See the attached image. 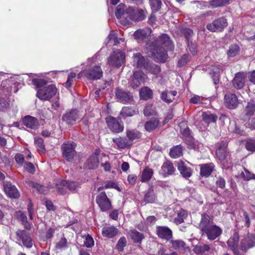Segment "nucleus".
Wrapping results in <instances>:
<instances>
[{
	"label": "nucleus",
	"mask_w": 255,
	"mask_h": 255,
	"mask_svg": "<svg viewBox=\"0 0 255 255\" xmlns=\"http://www.w3.org/2000/svg\"><path fill=\"white\" fill-rule=\"evenodd\" d=\"M126 244L127 241L126 238L125 237L121 238L117 245V249L118 251H122L123 250L124 248L126 246Z\"/></svg>",
	"instance_id": "58"
},
{
	"label": "nucleus",
	"mask_w": 255,
	"mask_h": 255,
	"mask_svg": "<svg viewBox=\"0 0 255 255\" xmlns=\"http://www.w3.org/2000/svg\"><path fill=\"white\" fill-rule=\"evenodd\" d=\"M143 81V74L140 71H136L133 73V75L130 78L129 83L133 89H135Z\"/></svg>",
	"instance_id": "12"
},
{
	"label": "nucleus",
	"mask_w": 255,
	"mask_h": 255,
	"mask_svg": "<svg viewBox=\"0 0 255 255\" xmlns=\"http://www.w3.org/2000/svg\"><path fill=\"white\" fill-rule=\"evenodd\" d=\"M76 74L75 73H71L68 77L67 80L66 82L65 83V86L66 87H70L71 85L72 82L73 81V79L75 78Z\"/></svg>",
	"instance_id": "64"
},
{
	"label": "nucleus",
	"mask_w": 255,
	"mask_h": 255,
	"mask_svg": "<svg viewBox=\"0 0 255 255\" xmlns=\"http://www.w3.org/2000/svg\"><path fill=\"white\" fill-rule=\"evenodd\" d=\"M176 94V91H165L161 93V99L164 102L170 103L173 101Z\"/></svg>",
	"instance_id": "29"
},
{
	"label": "nucleus",
	"mask_w": 255,
	"mask_h": 255,
	"mask_svg": "<svg viewBox=\"0 0 255 255\" xmlns=\"http://www.w3.org/2000/svg\"><path fill=\"white\" fill-rule=\"evenodd\" d=\"M35 144L39 153H43L45 150L43 140L41 138H35Z\"/></svg>",
	"instance_id": "50"
},
{
	"label": "nucleus",
	"mask_w": 255,
	"mask_h": 255,
	"mask_svg": "<svg viewBox=\"0 0 255 255\" xmlns=\"http://www.w3.org/2000/svg\"><path fill=\"white\" fill-rule=\"evenodd\" d=\"M127 136L128 137L129 141L138 138L140 136V133L135 130H128L127 131Z\"/></svg>",
	"instance_id": "52"
},
{
	"label": "nucleus",
	"mask_w": 255,
	"mask_h": 255,
	"mask_svg": "<svg viewBox=\"0 0 255 255\" xmlns=\"http://www.w3.org/2000/svg\"><path fill=\"white\" fill-rule=\"evenodd\" d=\"M239 240V235L237 232H235L227 242L229 248L233 252L235 255H240L238 250Z\"/></svg>",
	"instance_id": "15"
},
{
	"label": "nucleus",
	"mask_w": 255,
	"mask_h": 255,
	"mask_svg": "<svg viewBox=\"0 0 255 255\" xmlns=\"http://www.w3.org/2000/svg\"><path fill=\"white\" fill-rule=\"evenodd\" d=\"M61 185L63 186V187L61 188L60 187L58 188V190L59 193L63 194L65 193V188H67L69 190L74 191L75 190L79 187V184L73 181L67 182L66 180H62L61 181Z\"/></svg>",
	"instance_id": "24"
},
{
	"label": "nucleus",
	"mask_w": 255,
	"mask_h": 255,
	"mask_svg": "<svg viewBox=\"0 0 255 255\" xmlns=\"http://www.w3.org/2000/svg\"><path fill=\"white\" fill-rule=\"evenodd\" d=\"M187 217V213L185 210H180L179 211L177 216L174 219V222L178 225L184 222V220Z\"/></svg>",
	"instance_id": "39"
},
{
	"label": "nucleus",
	"mask_w": 255,
	"mask_h": 255,
	"mask_svg": "<svg viewBox=\"0 0 255 255\" xmlns=\"http://www.w3.org/2000/svg\"><path fill=\"white\" fill-rule=\"evenodd\" d=\"M84 245L87 248H91L94 245L93 239L90 235H87L85 236Z\"/></svg>",
	"instance_id": "57"
},
{
	"label": "nucleus",
	"mask_w": 255,
	"mask_h": 255,
	"mask_svg": "<svg viewBox=\"0 0 255 255\" xmlns=\"http://www.w3.org/2000/svg\"><path fill=\"white\" fill-rule=\"evenodd\" d=\"M17 240L22 241L24 246L27 248H30L32 246V239L29 233L25 230H18L16 232Z\"/></svg>",
	"instance_id": "7"
},
{
	"label": "nucleus",
	"mask_w": 255,
	"mask_h": 255,
	"mask_svg": "<svg viewBox=\"0 0 255 255\" xmlns=\"http://www.w3.org/2000/svg\"><path fill=\"white\" fill-rule=\"evenodd\" d=\"M227 25V21L224 17L219 18L207 25L210 31H221Z\"/></svg>",
	"instance_id": "6"
},
{
	"label": "nucleus",
	"mask_w": 255,
	"mask_h": 255,
	"mask_svg": "<svg viewBox=\"0 0 255 255\" xmlns=\"http://www.w3.org/2000/svg\"><path fill=\"white\" fill-rule=\"evenodd\" d=\"M103 75V72L100 66H96L86 70L85 76L89 79L97 80L100 79Z\"/></svg>",
	"instance_id": "10"
},
{
	"label": "nucleus",
	"mask_w": 255,
	"mask_h": 255,
	"mask_svg": "<svg viewBox=\"0 0 255 255\" xmlns=\"http://www.w3.org/2000/svg\"><path fill=\"white\" fill-rule=\"evenodd\" d=\"M3 188L5 193L10 198H18L19 197V193L15 186L12 185L11 183L5 182L3 183Z\"/></svg>",
	"instance_id": "16"
},
{
	"label": "nucleus",
	"mask_w": 255,
	"mask_h": 255,
	"mask_svg": "<svg viewBox=\"0 0 255 255\" xmlns=\"http://www.w3.org/2000/svg\"><path fill=\"white\" fill-rule=\"evenodd\" d=\"M216 155L219 160H224L226 157V153L225 150L222 148H218L216 150Z\"/></svg>",
	"instance_id": "56"
},
{
	"label": "nucleus",
	"mask_w": 255,
	"mask_h": 255,
	"mask_svg": "<svg viewBox=\"0 0 255 255\" xmlns=\"http://www.w3.org/2000/svg\"><path fill=\"white\" fill-rule=\"evenodd\" d=\"M189 55L188 54H184L180 58L178 62V66L179 67H182L186 64L189 59Z\"/></svg>",
	"instance_id": "59"
},
{
	"label": "nucleus",
	"mask_w": 255,
	"mask_h": 255,
	"mask_svg": "<svg viewBox=\"0 0 255 255\" xmlns=\"http://www.w3.org/2000/svg\"><path fill=\"white\" fill-rule=\"evenodd\" d=\"M137 113V111L133 108L126 107H124L121 111L120 114L123 118H125L127 117H131Z\"/></svg>",
	"instance_id": "34"
},
{
	"label": "nucleus",
	"mask_w": 255,
	"mask_h": 255,
	"mask_svg": "<svg viewBox=\"0 0 255 255\" xmlns=\"http://www.w3.org/2000/svg\"><path fill=\"white\" fill-rule=\"evenodd\" d=\"M246 149L251 151H255V141L250 140L246 142Z\"/></svg>",
	"instance_id": "61"
},
{
	"label": "nucleus",
	"mask_w": 255,
	"mask_h": 255,
	"mask_svg": "<svg viewBox=\"0 0 255 255\" xmlns=\"http://www.w3.org/2000/svg\"><path fill=\"white\" fill-rule=\"evenodd\" d=\"M210 74L212 75V79L215 85H217L219 82L220 66L219 65L212 66Z\"/></svg>",
	"instance_id": "30"
},
{
	"label": "nucleus",
	"mask_w": 255,
	"mask_h": 255,
	"mask_svg": "<svg viewBox=\"0 0 255 255\" xmlns=\"http://www.w3.org/2000/svg\"><path fill=\"white\" fill-rule=\"evenodd\" d=\"M16 216L17 217V218L21 221L22 224L23 225V226L26 229H28L30 228V224L27 221V217L23 213V212L21 211L16 212Z\"/></svg>",
	"instance_id": "40"
},
{
	"label": "nucleus",
	"mask_w": 255,
	"mask_h": 255,
	"mask_svg": "<svg viewBox=\"0 0 255 255\" xmlns=\"http://www.w3.org/2000/svg\"><path fill=\"white\" fill-rule=\"evenodd\" d=\"M177 168L180 173L185 178L190 177L192 175V170L186 167L182 161L177 162Z\"/></svg>",
	"instance_id": "27"
},
{
	"label": "nucleus",
	"mask_w": 255,
	"mask_h": 255,
	"mask_svg": "<svg viewBox=\"0 0 255 255\" xmlns=\"http://www.w3.org/2000/svg\"><path fill=\"white\" fill-rule=\"evenodd\" d=\"M213 224L212 218L208 215L202 214L200 223L199 224V228L202 232V233L208 228Z\"/></svg>",
	"instance_id": "20"
},
{
	"label": "nucleus",
	"mask_w": 255,
	"mask_h": 255,
	"mask_svg": "<svg viewBox=\"0 0 255 255\" xmlns=\"http://www.w3.org/2000/svg\"><path fill=\"white\" fill-rule=\"evenodd\" d=\"M67 246V240L63 238H62L59 242H58L56 244V248L58 249H65Z\"/></svg>",
	"instance_id": "60"
},
{
	"label": "nucleus",
	"mask_w": 255,
	"mask_h": 255,
	"mask_svg": "<svg viewBox=\"0 0 255 255\" xmlns=\"http://www.w3.org/2000/svg\"><path fill=\"white\" fill-rule=\"evenodd\" d=\"M155 200V197L152 189H149L144 196V201L147 203H152Z\"/></svg>",
	"instance_id": "51"
},
{
	"label": "nucleus",
	"mask_w": 255,
	"mask_h": 255,
	"mask_svg": "<svg viewBox=\"0 0 255 255\" xmlns=\"http://www.w3.org/2000/svg\"><path fill=\"white\" fill-rule=\"evenodd\" d=\"M76 144L73 142L64 143L62 145L63 156L67 161H71L76 155Z\"/></svg>",
	"instance_id": "4"
},
{
	"label": "nucleus",
	"mask_w": 255,
	"mask_h": 255,
	"mask_svg": "<svg viewBox=\"0 0 255 255\" xmlns=\"http://www.w3.org/2000/svg\"><path fill=\"white\" fill-rule=\"evenodd\" d=\"M240 176L245 180L255 179V174L251 173L248 170L244 168V171L240 174Z\"/></svg>",
	"instance_id": "48"
},
{
	"label": "nucleus",
	"mask_w": 255,
	"mask_h": 255,
	"mask_svg": "<svg viewBox=\"0 0 255 255\" xmlns=\"http://www.w3.org/2000/svg\"><path fill=\"white\" fill-rule=\"evenodd\" d=\"M189 49L191 53L193 55H195L197 52V46L194 43H193L191 41L187 42Z\"/></svg>",
	"instance_id": "62"
},
{
	"label": "nucleus",
	"mask_w": 255,
	"mask_h": 255,
	"mask_svg": "<svg viewBox=\"0 0 255 255\" xmlns=\"http://www.w3.org/2000/svg\"><path fill=\"white\" fill-rule=\"evenodd\" d=\"M175 170L173 164L170 161H166L162 165L160 173L164 177H166L169 175L172 174L175 171Z\"/></svg>",
	"instance_id": "25"
},
{
	"label": "nucleus",
	"mask_w": 255,
	"mask_h": 255,
	"mask_svg": "<svg viewBox=\"0 0 255 255\" xmlns=\"http://www.w3.org/2000/svg\"><path fill=\"white\" fill-rule=\"evenodd\" d=\"M153 174V170L148 167H146L142 172L141 181L144 182L148 181L152 177Z\"/></svg>",
	"instance_id": "33"
},
{
	"label": "nucleus",
	"mask_w": 255,
	"mask_h": 255,
	"mask_svg": "<svg viewBox=\"0 0 255 255\" xmlns=\"http://www.w3.org/2000/svg\"><path fill=\"white\" fill-rule=\"evenodd\" d=\"M113 142L116 143L119 149H125L128 148L131 144L132 142L129 141L126 138L119 137L113 138Z\"/></svg>",
	"instance_id": "26"
},
{
	"label": "nucleus",
	"mask_w": 255,
	"mask_h": 255,
	"mask_svg": "<svg viewBox=\"0 0 255 255\" xmlns=\"http://www.w3.org/2000/svg\"><path fill=\"white\" fill-rule=\"evenodd\" d=\"M156 233L159 238L166 240H170L172 237L171 230L165 226H157Z\"/></svg>",
	"instance_id": "14"
},
{
	"label": "nucleus",
	"mask_w": 255,
	"mask_h": 255,
	"mask_svg": "<svg viewBox=\"0 0 255 255\" xmlns=\"http://www.w3.org/2000/svg\"><path fill=\"white\" fill-rule=\"evenodd\" d=\"M147 36V32L144 29H139L134 33V38L138 41L143 40Z\"/></svg>",
	"instance_id": "47"
},
{
	"label": "nucleus",
	"mask_w": 255,
	"mask_h": 255,
	"mask_svg": "<svg viewBox=\"0 0 255 255\" xmlns=\"http://www.w3.org/2000/svg\"><path fill=\"white\" fill-rule=\"evenodd\" d=\"M132 59V65L137 68H145L147 63H148L139 52L134 53Z\"/></svg>",
	"instance_id": "19"
},
{
	"label": "nucleus",
	"mask_w": 255,
	"mask_h": 255,
	"mask_svg": "<svg viewBox=\"0 0 255 255\" xmlns=\"http://www.w3.org/2000/svg\"><path fill=\"white\" fill-rule=\"evenodd\" d=\"M22 122L25 126L31 129H37L39 126L38 120L30 116H25Z\"/></svg>",
	"instance_id": "21"
},
{
	"label": "nucleus",
	"mask_w": 255,
	"mask_h": 255,
	"mask_svg": "<svg viewBox=\"0 0 255 255\" xmlns=\"http://www.w3.org/2000/svg\"><path fill=\"white\" fill-rule=\"evenodd\" d=\"M118 233V229L113 226H105L102 229L103 236L110 238L115 236Z\"/></svg>",
	"instance_id": "28"
},
{
	"label": "nucleus",
	"mask_w": 255,
	"mask_h": 255,
	"mask_svg": "<svg viewBox=\"0 0 255 255\" xmlns=\"http://www.w3.org/2000/svg\"><path fill=\"white\" fill-rule=\"evenodd\" d=\"M99 163L98 155L95 153L86 160L84 164V168L88 169H95L98 167Z\"/></svg>",
	"instance_id": "22"
},
{
	"label": "nucleus",
	"mask_w": 255,
	"mask_h": 255,
	"mask_svg": "<svg viewBox=\"0 0 255 255\" xmlns=\"http://www.w3.org/2000/svg\"><path fill=\"white\" fill-rule=\"evenodd\" d=\"M202 120L206 123H215L217 120V116L212 114L203 113L202 114Z\"/></svg>",
	"instance_id": "45"
},
{
	"label": "nucleus",
	"mask_w": 255,
	"mask_h": 255,
	"mask_svg": "<svg viewBox=\"0 0 255 255\" xmlns=\"http://www.w3.org/2000/svg\"><path fill=\"white\" fill-rule=\"evenodd\" d=\"M116 97L119 100L123 103L131 104L133 101L132 95L128 92L118 89L116 92Z\"/></svg>",
	"instance_id": "11"
},
{
	"label": "nucleus",
	"mask_w": 255,
	"mask_h": 255,
	"mask_svg": "<svg viewBox=\"0 0 255 255\" xmlns=\"http://www.w3.org/2000/svg\"><path fill=\"white\" fill-rule=\"evenodd\" d=\"M106 121L109 128L114 132L119 133L123 130L124 127L114 117H109Z\"/></svg>",
	"instance_id": "13"
},
{
	"label": "nucleus",
	"mask_w": 255,
	"mask_h": 255,
	"mask_svg": "<svg viewBox=\"0 0 255 255\" xmlns=\"http://www.w3.org/2000/svg\"><path fill=\"white\" fill-rule=\"evenodd\" d=\"M32 81L34 85L40 88L37 91L36 96L41 100H49L56 95L57 92V89L54 85L41 87L47 83L44 80L33 79Z\"/></svg>",
	"instance_id": "2"
},
{
	"label": "nucleus",
	"mask_w": 255,
	"mask_h": 255,
	"mask_svg": "<svg viewBox=\"0 0 255 255\" xmlns=\"http://www.w3.org/2000/svg\"><path fill=\"white\" fill-rule=\"evenodd\" d=\"M246 77V74L244 72L237 73L232 81L233 86L237 89L243 88L245 83Z\"/></svg>",
	"instance_id": "18"
},
{
	"label": "nucleus",
	"mask_w": 255,
	"mask_h": 255,
	"mask_svg": "<svg viewBox=\"0 0 255 255\" xmlns=\"http://www.w3.org/2000/svg\"><path fill=\"white\" fill-rule=\"evenodd\" d=\"M143 113L145 116L149 117L154 115L155 114V112L151 105H147L143 110Z\"/></svg>",
	"instance_id": "55"
},
{
	"label": "nucleus",
	"mask_w": 255,
	"mask_h": 255,
	"mask_svg": "<svg viewBox=\"0 0 255 255\" xmlns=\"http://www.w3.org/2000/svg\"><path fill=\"white\" fill-rule=\"evenodd\" d=\"M254 246H255V236L252 234L248 235L244 237L240 244L241 249L244 252H246Z\"/></svg>",
	"instance_id": "9"
},
{
	"label": "nucleus",
	"mask_w": 255,
	"mask_h": 255,
	"mask_svg": "<svg viewBox=\"0 0 255 255\" xmlns=\"http://www.w3.org/2000/svg\"><path fill=\"white\" fill-rule=\"evenodd\" d=\"M139 95L141 99L147 100L152 97V92L149 88L145 87L140 89Z\"/></svg>",
	"instance_id": "37"
},
{
	"label": "nucleus",
	"mask_w": 255,
	"mask_h": 255,
	"mask_svg": "<svg viewBox=\"0 0 255 255\" xmlns=\"http://www.w3.org/2000/svg\"><path fill=\"white\" fill-rule=\"evenodd\" d=\"M182 149L181 146L177 145L173 147L170 151V156L174 158L179 157L182 154Z\"/></svg>",
	"instance_id": "46"
},
{
	"label": "nucleus",
	"mask_w": 255,
	"mask_h": 255,
	"mask_svg": "<svg viewBox=\"0 0 255 255\" xmlns=\"http://www.w3.org/2000/svg\"><path fill=\"white\" fill-rule=\"evenodd\" d=\"M30 186L36 189L40 193L46 194L49 191L48 187L40 185L36 183L31 182Z\"/></svg>",
	"instance_id": "43"
},
{
	"label": "nucleus",
	"mask_w": 255,
	"mask_h": 255,
	"mask_svg": "<svg viewBox=\"0 0 255 255\" xmlns=\"http://www.w3.org/2000/svg\"><path fill=\"white\" fill-rule=\"evenodd\" d=\"M78 119L77 112L76 110H72L66 113L62 118L63 121L68 125H73Z\"/></svg>",
	"instance_id": "23"
},
{
	"label": "nucleus",
	"mask_w": 255,
	"mask_h": 255,
	"mask_svg": "<svg viewBox=\"0 0 255 255\" xmlns=\"http://www.w3.org/2000/svg\"><path fill=\"white\" fill-rule=\"evenodd\" d=\"M214 167V164L212 163L202 165L200 169L201 175L205 177L209 176L213 171Z\"/></svg>",
	"instance_id": "32"
},
{
	"label": "nucleus",
	"mask_w": 255,
	"mask_h": 255,
	"mask_svg": "<svg viewBox=\"0 0 255 255\" xmlns=\"http://www.w3.org/2000/svg\"><path fill=\"white\" fill-rule=\"evenodd\" d=\"M15 161L20 165H22L24 161V157L23 154L21 153H17L14 157Z\"/></svg>",
	"instance_id": "63"
},
{
	"label": "nucleus",
	"mask_w": 255,
	"mask_h": 255,
	"mask_svg": "<svg viewBox=\"0 0 255 255\" xmlns=\"http://www.w3.org/2000/svg\"><path fill=\"white\" fill-rule=\"evenodd\" d=\"M145 69L148 70L149 73L155 75L158 74L160 72V67L158 65L152 63H147Z\"/></svg>",
	"instance_id": "44"
},
{
	"label": "nucleus",
	"mask_w": 255,
	"mask_h": 255,
	"mask_svg": "<svg viewBox=\"0 0 255 255\" xmlns=\"http://www.w3.org/2000/svg\"><path fill=\"white\" fill-rule=\"evenodd\" d=\"M159 122L157 119L150 120L145 123L144 127L147 131H151L154 130L159 125Z\"/></svg>",
	"instance_id": "36"
},
{
	"label": "nucleus",
	"mask_w": 255,
	"mask_h": 255,
	"mask_svg": "<svg viewBox=\"0 0 255 255\" xmlns=\"http://www.w3.org/2000/svg\"><path fill=\"white\" fill-rule=\"evenodd\" d=\"M210 249L209 245L201 244L195 246L193 250L196 254H203L206 252H208Z\"/></svg>",
	"instance_id": "35"
},
{
	"label": "nucleus",
	"mask_w": 255,
	"mask_h": 255,
	"mask_svg": "<svg viewBox=\"0 0 255 255\" xmlns=\"http://www.w3.org/2000/svg\"><path fill=\"white\" fill-rule=\"evenodd\" d=\"M151 9L154 11H157L161 7L162 2L160 0H149Z\"/></svg>",
	"instance_id": "49"
},
{
	"label": "nucleus",
	"mask_w": 255,
	"mask_h": 255,
	"mask_svg": "<svg viewBox=\"0 0 255 255\" xmlns=\"http://www.w3.org/2000/svg\"><path fill=\"white\" fill-rule=\"evenodd\" d=\"M129 235L133 242L136 243H140L141 241L144 238L143 234L134 229L129 232Z\"/></svg>",
	"instance_id": "31"
},
{
	"label": "nucleus",
	"mask_w": 255,
	"mask_h": 255,
	"mask_svg": "<svg viewBox=\"0 0 255 255\" xmlns=\"http://www.w3.org/2000/svg\"><path fill=\"white\" fill-rule=\"evenodd\" d=\"M108 39H109L108 42L113 43L114 45H117L119 43L120 41H122L124 42L125 41V39L124 38H119L116 34L114 31H111L109 34Z\"/></svg>",
	"instance_id": "42"
},
{
	"label": "nucleus",
	"mask_w": 255,
	"mask_h": 255,
	"mask_svg": "<svg viewBox=\"0 0 255 255\" xmlns=\"http://www.w3.org/2000/svg\"><path fill=\"white\" fill-rule=\"evenodd\" d=\"M246 111L247 115L249 116L253 115L255 111V102L254 101L249 102L246 107Z\"/></svg>",
	"instance_id": "54"
},
{
	"label": "nucleus",
	"mask_w": 255,
	"mask_h": 255,
	"mask_svg": "<svg viewBox=\"0 0 255 255\" xmlns=\"http://www.w3.org/2000/svg\"><path fill=\"white\" fill-rule=\"evenodd\" d=\"M150 55L156 61L164 62L167 58V50H173V46L168 35L162 34L154 42L147 47Z\"/></svg>",
	"instance_id": "1"
},
{
	"label": "nucleus",
	"mask_w": 255,
	"mask_h": 255,
	"mask_svg": "<svg viewBox=\"0 0 255 255\" xmlns=\"http://www.w3.org/2000/svg\"><path fill=\"white\" fill-rule=\"evenodd\" d=\"M222 233V229L218 226L213 224L211 227L206 230L202 235L205 234L209 240H214L219 237Z\"/></svg>",
	"instance_id": "8"
},
{
	"label": "nucleus",
	"mask_w": 255,
	"mask_h": 255,
	"mask_svg": "<svg viewBox=\"0 0 255 255\" xmlns=\"http://www.w3.org/2000/svg\"><path fill=\"white\" fill-rule=\"evenodd\" d=\"M226 106L229 109L236 108L238 104V100L237 96L231 93L226 94L224 97Z\"/></svg>",
	"instance_id": "17"
},
{
	"label": "nucleus",
	"mask_w": 255,
	"mask_h": 255,
	"mask_svg": "<svg viewBox=\"0 0 255 255\" xmlns=\"http://www.w3.org/2000/svg\"><path fill=\"white\" fill-rule=\"evenodd\" d=\"M239 51V47L237 44H233L230 46L228 51V54L230 57H233L237 55Z\"/></svg>",
	"instance_id": "53"
},
{
	"label": "nucleus",
	"mask_w": 255,
	"mask_h": 255,
	"mask_svg": "<svg viewBox=\"0 0 255 255\" xmlns=\"http://www.w3.org/2000/svg\"><path fill=\"white\" fill-rule=\"evenodd\" d=\"M125 8L126 6L123 4H120L117 6L115 13L117 18L121 19L122 17H126V15L127 14V12L126 11Z\"/></svg>",
	"instance_id": "38"
},
{
	"label": "nucleus",
	"mask_w": 255,
	"mask_h": 255,
	"mask_svg": "<svg viewBox=\"0 0 255 255\" xmlns=\"http://www.w3.org/2000/svg\"><path fill=\"white\" fill-rule=\"evenodd\" d=\"M96 201L102 211L109 210L112 207L111 202L105 192H101L98 195Z\"/></svg>",
	"instance_id": "5"
},
{
	"label": "nucleus",
	"mask_w": 255,
	"mask_h": 255,
	"mask_svg": "<svg viewBox=\"0 0 255 255\" xmlns=\"http://www.w3.org/2000/svg\"><path fill=\"white\" fill-rule=\"evenodd\" d=\"M232 0H211L209 2L210 5L213 8H216L229 4Z\"/></svg>",
	"instance_id": "41"
},
{
	"label": "nucleus",
	"mask_w": 255,
	"mask_h": 255,
	"mask_svg": "<svg viewBox=\"0 0 255 255\" xmlns=\"http://www.w3.org/2000/svg\"><path fill=\"white\" fill-rule=\"evenodd\" d=\"M125 60V53L120 50H117L108 58V63L111 66L119 67L124 63Z\"/></svg>",
	"instance_id": "3"
}]
</instances>
